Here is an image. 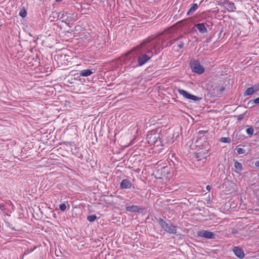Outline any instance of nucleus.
I'll return each instance as SVG.
<instances>
[{
	"instance_id": "45",
	"label": "nucleus",
	"mask_w": 259,
	"mask_h": 259,
	"mask_svg": "<svg viewBox=\"0 0 259 259\" xmlns=\"http://www.w3.org/2000/svg\"><path fill=\"white\" fill-rule=\"evenodd\" d=\"M56 2H61L62 0H55Z\"/></svg>"
},
{
	"instance_id": "27",
	"label": "nucleus",
	"mask_w": 259,
	"mask_h": 259,
	"mask_svg": "<svg viewBox=\"0 0 259 259\" xmlns=\"http://www.w3.org/2000/svg\"><path fill=\"white\" fill-rule=\"evenodd\" d=\"M59 209L62 211H64L66 209V205L65 203H61L59 205Z\"/></svg>"
},
{
	"instance_id": "1",
	"label": "nucleus",
	"mask_w": 259,
	"mask_h": 259,
	"mask_svg": "<svg viewBox=\"0 0 259 259\" xmlns=\"http://www.w3.org/2000/svg\"><path fill=\"white\" fill-rule=\"evenodd\" d=\"M162 45V42L159 39H151V38L148 37L144 40L127 54L131 55L134 59L126 67L131 69L144 65L154 55H157L161 52L163 49Z\"/></svg>"
},
{
	"instance_id": "40",
	"label": "nucleus",
	"mask_w": 259,
	"mask_h": 259,
	"mask_svg": "<svg viewBox=\"0 0 259 259\" xmlns=\"http://www.w3.org/2000/svg\"><path fill=\"white\" fill-rule=\"evenodd\" d=\"M206 188L208 191H209L211 189V187L209 185H207Z\"/></svg>"
},
{
	"instance_id": "24",
	"label": "nucleus",
	"mask_w": 259,
	"mask_h": 259,
	"mask_svg": "<svg viewBox=\"0 0 259 259\" xmlns=\"http://www.w3.org/2000/svg\"><path fill=\"white\" fill-rule=\"evenodd\" d=\"M220 141L223 143H229L231 142V139L229 137H222L220 139Z\"/></svg>"
},
{
	"instance_id": "14",
	"label": "nucleus",
	"mask_w": 259,
	"mask_h": 259,
	"mask_svg": "<svg viewBox=\"0 0 259 259\" xmlns=\"http://www.w3.org/2000/svg\"><path fill=\"white\" fill-rule=\"evenodd\" d=\"M195 27L197 28L199 32L201 33L207 32V28L204 23H199L195 25Z\"/></svg>"
},
{
	"instance_id": "35",
	"label": "nucleus",
	"mask_w": 259,
	"mask_h": 259,
	"mask_svg": "<svg viewBox=\"0 0 259 259\" xmlns=\"http://www.w3.org/2000/svg\"><path fill=\"white\" fill-rule=\"evenodd\" d=\"M0 209L2 211H4L6 209L5 205L3 203L0 204Z\"/></svg>"
},
{
	"instance_id": "30",
	"label": "nucleus",
	"mask_w": 259,
	"mask_h": 259,
	"mask_svg": "<svg viewBox=\"0 0 259 259\" xmlns=\"http://www.w3.org/2000/svg\"><path fill=\"white\" fill-rule=\"evenodd\" d=\"M244 116L245 113L240 114L238 116H237V120H238V121H240L244 118Z\"/></svg>"
},
{
	"instance_id": "11",
	"label": "nucleus",
	"mask_w": 259,
	"mask_h": 259,
	"mask_svg": "<svg viewBox=\"0 0 259 259\" xmlns=\"http://www.w3.org/2000/svg\"><path fill=\"white\" fill-rule=\"evenodd\" d=\"M132 186L131 181L128 179H123L120 183L121 189H130Z\"/></svg>"
},
{
	"instance_id": "25",
	"label": "nucleus",
	"mask_w": 259,
	"mask_h": 259,
	"mask_svg": "<svg viewBox=\"0 0 259 259\" xmlns=\"http://www.w3.org/2000/svg\"><path fill=\"white\" fill-rule=\"evenodd\" d=\"M184 42L180 41L177 45V48L175 49V51L178 52L181 49H182L184 47Z\"/></svg>"
},
{
	"instance_id": "19",
	"label": "nucleus",
	"mask_w": 259,
	"mask_h": 259,
	"mask_svg": "<svg viewBox=\"0 0 259 259\" xmlns=\"http://www.w3.org/2000/svg\"><path fill=\"white\" fill-rule=\"evenodd\" d=\"M246 126L248 127L246 130V133L249 137H251L254 133V129L251 126L246 125Z\"/></svg>"
},
{
	"instance_id": "28",
	"label": "nucleus",
	"mask_w": 259,
	"mask_h": 259,
	"mask_svg": "<svg viewBox=\"0 0 259 259\" xmlns=\"http://www.w3.org/2000/svg\"><path fill=\"white\" fill-rule=\"evenodd\" d=\"M207 132L208 131L201 130L198 132V135L200 137H202L205 134L207 133Z\"/></svg>"
},
{
	"instance_id": "5",
	"label": "nucleus",
	"mask_w": 259,
	"mask_h": 259,
	"mask_svg": "<svg viewBox=\"0 0 259 259\" xmlns=\"http://www.w3.org/2000/svg\"><path fill=\"white\" fill-rule=\"evenodd\" d=\"M159 136L156 134H149L147 135V140L148 144L150 145H156L158 146L160 143V140H158Z\"/></svg>"
},
{
	"instance_id": "38",
	"label": "nucleus",
	"mask_w": 259,
	"mask_h": 259,
	"mask_svg": "<svg viewBox=\"0 0 259 259\" xmlns=\"http://www.w3.org/2000/svg\"><path fill=\"white\" fill-rule=\"evenodd\" d=\"M75 80V78H71V80H68L67 81V82H68V83H70V84H72V83H74V81H73V80Z\"/></svg>"
},
{
	"instance_id": "10",
	"label": "nucleus",
	"mask_w": 259,
	"mask_h": 259,
	"mask_svg": "<svg viewBox=\"0 0 259 259\" xmlns=\"http://www.w3.org/2000/svg\"><path fill=\"white\" fill-rule=\"evenodd\" d=\"M233 251L236 256L239 258H243L245 256V253L242 249L239 246H235L233 249Z\"/></svg>"
},
{
	"instance_id": "26",
	"label": "nucleus",
	"mask_w": 259,
	"mask_h": 259,
	"mask_svg": "<svg viewBox=\"0 0 259 259\" xmlns=\"http://www.w3.org/2000/svg\"><path fill=\"white\" fill-rule=\"evenodd\" d=\"M26 14H27V12L24 9L21 10L19 13L20 16H21L23 18H25L26 17Z\"/></svg>"
},
{
	"instance_id": "4",
	"label": "nucleus",
	"mask_w": 259,
	"mask_h": 259,
	"mask_svg": "<svg viewBox=\"0 0 259 259\" xmlns=\"http://www.w3.org/2000/svg\"><path fill=\"white\" fill-rule=\"evenodd\" d=\"M178 91L180 95H182L186 99L191 100L194 101H198L201 99V98H199L195 95L191 94L184 90L178 89Z\"/></svg>"
},
{
	"instance_id": "32",
	"label": "nucleus",
	"mask_w": 259,
	"mask_h": 259,
	"mask_svg": "<svg viewBox=\"0 0 259 259\" xmlns=\"http://www.w3.org/2000/svg\"><path fill=\"white\" fill-rule=\"evenodd\" d=\"M228 0H221L220 4L223 5L225 7L227 6V2H229Z\"/></svg>"
},
{
	"instance_id": "37",
	"label": "nucleus",
	"mask_w": 259,
	"mask_h": 259,
	"mask_svg": "<svg viewBox=\"0 0 259 259\" xmlns=\"http://www.w3.org/2000/svg\"><path fill=\"white\" fill-rule=\"evenodd\" d=\"M225 90V88L224 87H222L221 88H220L219 90H218V91L220 92V94L223 92L224 90Z\"/></svg>"
},
{
	"instance_id": "12",
	"label": "nucleus",
	"mask_w": 259,
	"mask_h": 259,
	"mask_svg": "<svg viewBox=\"0 0 259 259\" xmlns=\"http://www.w3.org/2000/svg\"><path fill=\"white\" fill-rule=\"evenodd\" d=\"M95 72L94 69H87L80 71L79 75L81 76L88 77L93 74Z\"/></svg>"
},
{
	"instance_id": "42",
	"label": "nucleus",
	"mask_w": 259,
	"mask_h": 259,
	"mask_svg": "<svg viewBox=\"0 0 259 259\" xmlns=\"http://www.w3.org/2000/svg\"><path fill=\"white\" fill-rule=\"evenodd\" d=\"M211 41V38H209L208 39H207V42H210Z\"/></svg>"
},
{
	"instance_id": "13",
	"label": "nucleus",
	"mask_w": 259,
	"mask_h": 259,
	"mask_svg": "<svg viewBox=\"0 0 259 259\" xmlns=\"http://www.w3.org/2000/svg\"><path fill=\"white\" fill-rule=\"evenodd\" d=\"M163 229L165 231L170 234H176L177 233L176 227L172 224L170 225L167 224L166 227Z\"/></svg>"
},
{
	"instance_id": "16",
	"label": "nucleus",
	"mask_w": 259,
	"mask_h": 259,
	"mask_svg": "<svg viewBox=\"0 0 259 259\" xmlns=\"http://www.w3.org/2000/svg\"><path fill=\"white\" fill-rule=\"evenodd\" d=\"M234 167L235 168V172L237 174H239L240 171L243 170L242 164L238 162L237 160H234Z\"/></svg>"
},
{
	"instance_id": "15",
	"label": "nucleus",
	"mask_w": 259,
	"mask_h": 259,
	"mask_svg": "<svg viewBox=\"0 0 259 259\" xmlns=\"http://www.w3.org/2000/svg\"><path fill=\"white\" fill-rule=\"evenodd\" d=\"M72 148L71 150L73 154L75 155L80 159H82L83 158L82 155L79 152V148L76 146L75 144L73 145H71Z\"/></svg>"
},
{
	"instance_id": "31",
	"label": "nucleus",
	"mask_w": 259,
	"mask_h": 259,
	"mask_svg": "<svg viewBox=\"0 0 259 259\" xmlns=\"http://www.w3.org/2000/svg\"><path fill=\"white\" fill-rule=\"evenodd\" d=\"M251 87L254 90V92L258 91L259 90V83H257Z\"/></svg>"
},
{
	"instance_id": "23",
	"label": "nucleus",
	"mask_w": 259,
	"mask_h": 259,
	"mask_svg": "<svg viewBox=\"0 0 259 259\" xmlns=\"http://www.w3.org/2000/svg\"><path fill=\"white\" fill-rule=\"evenodd\" d=\"M235 150L238 154H244L246 153L245 150L242 148L237 147Z\"/></svg>"
},
{
	"instance_id": "7",
	"label": "nucleus",
	"mask_w": 259,
	"mask_h": 259,
	"mask_svg": "<svg viewBox=\"0 0 259 259\" xmlns=\"http://www.w3.org/2000/svg\"><path fill=\"white\" fill-rule=\"evenodd\" d=\"M208 150L206 148H201L197 151L195 154V157L198 160L206 158L208 154Z\"/></svg>"
},
{
	"instance_id": "18",
	"label": "nucleus",
	"mask_w": 259,
	"mask_h": 259,
	"mask_svg": "<svg viewBox=\"0 0 259 259\" xmlns=\"http://www.w3.org/2000/svg\"><path fill=\"white\" fill-rule=\"evenodd\" d=\"M198 8V6L197 4H193L192 6L189 9L187 13V15H190L193 12H194Z\"/></svg>"
},
{
	"instance_id": "29",
	"label": "nucleus",
	"mask_w": 259,
	"mask_h": 259,
	"mask_svg": "<svg viewBox=\"0 0 259 259\" xmlns=\"http://www.w3.org/2000/svg\"><path fill=\"white\" fill-rule=\"evenodd\" d=\"M249 103L251 104H258L259 103V97L256 98L254 100H251L249 101Z\"/></svg>"
},
{
	"instance_id": "22",
	"label": "nucleus",
	"mask_w": 259,
	"mask_h": 259,
	"mask_svg": "<svg viewBox=\"0 0 259 259\" xmlns=\"http://www.w3.org/2000/svg\"><path fill=\"white\" fill-rule=\"evenodd\" d=\"M97 218V217L95 214L90 215L87 217V220L90 222H93Z\"/></svg>"
},
{
	"instance_id": "17",
	"label": "nucleus",
	"mask_w": 259,
	"mask_h": 259,
	"mask_svg": "<svg viewBox=\"0 0 259 259\" xmlns=\"http://www.w3.org/2000/svg\"><path fill=\"white\" fill-rule=\"evenodd\" d=\"M225 7L229 12H234L236 9L234 3L230 1L227 2V6Z\"/></svg>"
},
{
	"instance_id": "36",
	"label": "nucleus",
	"mask_w": 259,
	"mask_h": 259,
	"mask_svg": "<svg viewBox=\"0 0 259 259\" xmlns=\"http://www.w3.org/2000/svg\"><path fill=\"white\" fill-rule=\"evenodd\" d=\"M183 34H181L176 39H174V41H176L177 40H178L179 39H180V38L183 37Z\"/></svg>"
},
{
	"instance_id": "44",
	"label": "nucleus",
	"mask_w": 259,
	"mask_h": 259,
	"mask_svg": "<svg viewBox=\"0 0 259 259\" xmlns=\"http://www.w3.org/2000/svg\"><path fill=\"white\" fill-rule=\"evenodd\" d=\"M162 169L164 170V171L167 169L166 167H163Z\"/></svg>"
},
{
	"instance_id": "8",
	"label": "nucleus",
	"mask_w": 259,
	"mask_h": 259,
	"mask_svg": "<svg viewBox=\"0 0 259 259\" xmlns=\"http://www.w3.org/2000/svg\"><path fill=\"white\" fill-rule=\"evenodd\" d=\"M146 210L145 207H140L138 205H132L126 207V210L132 212L143 213Z\"/></svg>"
},
{
	"instance_id": "6",
	"label": "nucleus",
	"mask_w": 259,
	"mask_h": 259,
	"mask_svg": "<svg viewBox=\"0 0 259 259\" xmlns=\"http://www.w3.org/2000/svg\"><path fill=\"white\" fill-rule=\"evenodd\" d=\"M199 237L205 238L207 239H214L215 235L212 232L206 230H201L197 232Z\"/></svg>"
},
{
	"instance_id": "41",
	"label": "nucleus",
	"mask_w": 259,
	"mask_h": 259,
	"mask_svg": "<svg viewBox=\"0 0 259 259\" xmlns=\"http://www.w3.org/2000/svg\"><path fill=\"white\" fill-rule=\"evenodd\" d=\"M157 219H158V218H157L156 217H154V219H152V220L153 221H157Z\"/></svg>"
},
{
	"instance_id": "39",
	"label": "nucleus",
	"mask_w": 259,
	"mask_h": 259,
	"mask_svg": "<svg viewBox=\"0 0 259 259\" xmlns=\"http://www.w3.org/2000/svg\"><path fill=\"white\" fill-rule=\"evenodd\" d=\"M254 165L256 167H259V160L256 161L254 163Z\"/></svg>"
},
{
	"instance_id": "9",
	"label": "nucleus",
	"mask_w": 259,
	"mask_h": 259,
	"mask_svg": "<svg viewBox=\"0 0 259 259\" xmlns=\"http://www.w3.org/2000/svg\"><path fill=\"white\" fill-rule=\"evenodd\" d=\"M168 37H169L168 36H165V35L164 34H161V35L160 36H159V37L155 38H151V39H160L161 42H162V44H163L162 46L163 47V48H164V47L171 46L175 42V41H174V39H173L172 40L168 41L167 42H166V45H164V43L165 42V39H167Z\"/></svg>"
},
{
	"instance_id": "33",
	"label": "nucleus",
	"mask_w": 259,
	"mask_h": 259,
	"mask_svg": "<svg viewBox=\"0 0 259 259\" xmlns=\"http://www.w3.org/2000/svg\"><path fill=\"white\" fill-rule=\"evenodd\" d=\"M205 24V26H206V28L207 27H209L210 26H211L212 25V23L210 21H207V22H204Z\"/></svg>"
},
{
	"instance_id": "2",
	"label": "nucleus",
	"mask_w": 259,
	"mask_h": 259,
	"mask_svg": "<svg viewBox=\"0 0 259 259\" xmlns=\"http://www.w3.org/2000/svg\"><path fill=\"white\" fill-rule=\"evenodd\" d=\"M58 17H60V19H62V22L65 23L68 26L71 27L70 25L77 20V14L75 13L62 11L59 14Z\"/></svg>"
},
{
	"instance_id": "43",
	"label": "nucleus",
	"mask_w": 259,
	"mask_h": 259,
	"mask_svg": "<svg viewBox=\"0 0 259 259\" xmlns=\"http://www.w3.org/2000/svg\"><path fill=\"white\" fill-rule=\"evenodd\" d=\"M72 31H72V30H71V29H70V30H67V32H69V33H70V32H72Z\"/></svg>"
},
{
	"instance_id": "3",
	"label": "nucleus",
	"mask_w": 259,
	"mask_h": 259,
	"mask_svg": "<svg viewBox=\"0 0 259 259\" xmlns=\"http://www.w3.org/2000/svg\"><path fill=\"white\" fill-rule=\"evenodd\" d=\"M190 67L193 72L201 74L204 72V68L197 60H192L190 62Z\"/></svg>"
},
{
	"instance_id": "21",
	"label": "nucleus",
	"mask_w": 259,
	"mask_h": 259,
	"mask_svg": "<svg viewBox=\"0 0 259 259\" xmlns=\"http://www.w3.org/2000/svg\"><path fill=\"white\" fill-rule=\"evenodd\" d=\"M254 92V90H253L252 87L247 88L244 94V96H250L252 95Z\"/></svg>"
},
{
	"instance_id": "20",
	"label": "nucleus",
	"mask_w": 259,
	"mask_h": 259,
	"mask_svg": "<svg viewBox=\"0 0 259 259\" xmlns=\"http://www.w3.org/2000/svg\"><path fill=\"white\" fill-rule=\"evenodd\" d=\"M157 222L162 229L166 227L167 223H166L162 219L158 218V219H157Z\"/></svg>"
},
{
	"instance_id": "34",
	"label": "nucleus",
	"mask_w": 259,
	"mask_h": 259,
	"mask_svg": "<svg viewBox=\"0 0 259 259\" xmlns=\"http://www.w3.org/2000/svg\"><path fill=\"white\" fill-rule=\"evenodd\" d=\"M231 233L233 234H236L238 233V231H237V229L233 228L231 230Z\"/></svg>"
}]
</instances>
